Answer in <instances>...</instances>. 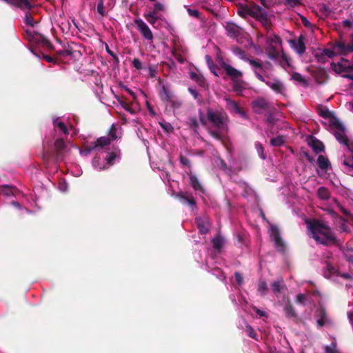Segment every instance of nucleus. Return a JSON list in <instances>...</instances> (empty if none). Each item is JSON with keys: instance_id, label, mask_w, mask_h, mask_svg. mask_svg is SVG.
<instances>
[{"instance_id": "obj_29", "label": "nucleus", "mask_w": 353, "mask_h": 353, "mask_svg": "<svg viewBox=\"0 0 353 353\" xmlns=\"http://www.w3.org/2000/svg\"><path fill=\"white\" fill-rule=\"evenodd\" d=\"M318 196L323 200H327L330 199V194L328 189L324 186H321L317 190Z\"/></svg>"}, {"instance_id": "obj_47", "label": "nucleus", "mask_w": 353, "mask_h": 353, "mask_svg": "<svg viewBox=\"0 0 353 353\" xmlns=\"http://www.w3.org/2000/svg\"><path fill=\"white\" fill-rule=\"evenodd\" d=\"M103 3H104L103 0H99L97 8V12L102 17L105 16V8H104Z\"/></svg>"}, {"instance_id": "obj_23", "label": "nucleus", "mask_w": 353, "mask_h": 353, "mask_svg": "<svg viewBox=\"0 0 353 353\" xmlns=\"http://www.w3.org/2000/svg\"><path fill=\"white\" fill-rule=\"evenodd\" d=\"M284 311L285 313V315L288 318L290 319H296L297 318V314L295 311V309L292 304L291 303L290 301H288L286 305L284 307Z\"/></svg>"}, {"instance_id": "obj_14", "label": "nucleus", "mask_w": 353, "mask_h": 353, "mask_svg": "<svg viewBox=\"0 0 353 353\" xmlns=\"http://www.w3.org/2000/svg\"><path fill=\"white\" fill-rule=\"evenodd\" d=\"M316 317L317 325L319 327H323L328 321L327 318V313L325 308L323 306H320L315 312Z\"/></svg>"}, {"instance_id": "obj_40", "label": "nucleus", "mask_w": 353, "mask_h": 353, "mask_svg": "<svg viewBox=\"0 0 353 353\" xmlns=\"http://www.w3.org/2000/svg\"><path fill=\"white\" fill-rule=\"evenodd\" d=\"M28 12H26L25 18H24V23L27 26H30L31 27H33L34 25V18L32 15V14L30 12V10H27Z\"/></svg>"}, {"instance_id": "obj_52", "label": "nucleus", "mask_w": 353, "mask_h": 353, "mask_svg": "<svg viewBox=\"0 0 353 353\" xmlns=\"http://www.w3.org/2000/svg\"><path fill=\"white\" fill-rule=\"evenodd\" d=\"M55 128H59V130L62 131L65 134H68V133H69L67 126L62 121H60V122L57 123V124H55Z\"/></svg>"}, {"instance_id": "obj_51", "label": "nucleus", "mask_w": 353, "mask_h": 353, "mask_svg": "<svg viewBox=\"0 0 353 353\" xmlns=\"http://www.w3.org/2000/svg\"><path fill=\"white\" fill-rule=\"evenodd\" d=\"M323 54L329 58H332L333 57L336 56V54L334 51V49H333V46H332V48H325L323 50Z\"/></svg>"}, {"instance_id": "obj_35", "label": "nucleus", "mask_w": 353, "mask_h": 353, "mask_svg": "<svg viewBox=\"0 0 353 353\" xmlns=\"http://www.w3.org/2000/svg\"><path fill=\"white\" fill-rule=\"evenodd\" d=\"M268 291V285L265 281L260 280L258 283V292L261 296H264Z\"/></svg>"}, {"instance_id": "obj_49", "label": "nucleus", "mask_w": 353, "mask_h": 353, "mask_svg": "<svg viewBox=\"0 0 353 353\" xmlns=\"http://www.w3.org/2000/svg\"><path fill=\"white\" fill-rule=\"evenodd\" d=\"M170 103L171 107L173 110L179 109L182 105V102L181 100L174 99V97L169 102Z\"/></svg>"}, {"instance_id": "obj_7", "label": "nucleus", "mask_w": 353, "mask_h": 353, "mask_svg": "<svg viewBox=\"0 0 353 353\" xmlns=\"http://www.w3.org/2000/svg\"><path fill=\"white\" fill-rule=\"evenodd\" d=\"M253 111L256 114H261L263 111H268L271 108L270 103L263 97H259L252 102Z\"/></svg>"}, {"instance_id": "obj_42", "label": "nucleus", "mask_w": 353, "mask_h": 353, "mask_svg": "<svg viewBox=\"0 0 353 353\" xmlns=\"http://www.w3.org/2000/svg\"><path fill=\"white\" fill-rule=\"evenodd\" d=\"M117 128L114 124H112L108 131V138L110 139V141H114L117 139Z\"/></svg>"}, {"instance_id": "obj_22", "label": "nucleus", "mask_w": 353, "mask_h": 353, "mask_svg": "<svg viewBox=\"0 0 353 353\" xmlns=\"http://www.w3.org/2000/svg\"><path fill=\"white\" fill-rule=\"evenodd\" d=\"M190 77L192 80L195 81L199 86L204 88H208L206 80L202 74L192 72L190 74Z\"/></svg>"}, {"instance_id": "obj_58", "label": "nucleus", "mask_w": 353, "mask_h": 353, "mask_svg": "<svg viewBox=\"0 0 353 353\" xmlns=\"http://www.w3.org/2000/svg\"><path fill=\"white\" fill-rule=\"evenodd\" d=\"M275 121L276 119L273 115V113L272 112V109L270 108V110H268V113L267 114L266 121L267 123L273 125L274 124Z\"/></svg>"}, {"instance_id": "obj_37", "label": "nucleus", "mask_w": 353, "mask_h": 353, "mask_svg": "<svg viewBox=\"0 0 353 353\" xmlns=\"http://www.w3.org/2000/svg\"><path fill=\"white\" fill-rule=\"evenodd\" d=\"M284 143V138L282 136H278L272 138L270 140V144L272 146L279 147Z\"/></svg>"}, {"instance_id": "obj_62", "label": "nucleus", "mask_w": 353, "mask_h": 353, "mask_svg": "<svg viewBox=\"0 0 353 353\" xmlns=\"http://www.w3.org/2000/svg\"><path fill=\"white\" fill-rule=\"evenodd\" d=\"M306 296L303 294H299L296 296V303L305 304Z\"/></svg>"}, {"instance_id": "obj_15", "label": "nucleus", "mask_w": 353, "mask_h": 353, "mask_svg": "<svg viewBox=\"0 0 353 353\" xmlns=\"http://www.w3.org/2000/svg\"><path fill=\"white\" fill-rule=\"evenodd\" d=\"M332 46L336 55H346L350 53L348 50V44H345L343 41H336L332 44Z\"/></svg>"}, {"instance_id": "obj_44", "label": "nucleus", "mask_w": 353, "mask_h": 353, "mask_svg": "<svg viewBox=\"0 0 353 353\" xmlns=\"http://www.w3.org/2000/svg\"><path fill=\"white\" fill-rule=\"evenodd\" d=\"M324 350L325 353H340L336 350V344L334 342L332 343L330 345L325 346Z\"/></svg>"}, {"instance_id": "obj_61", "label": "nucleus", "mask_w": 353, "mask_h": 353, "mask_svg": "<svg viewBox=\"0 0 353 353\" xmlns=\"http://www.w3.org/2000/svg\"><path fill=\"white\" fill-rule=\"evenodd\" d=\"M187 11L190 16L194 17L195 18H199L200 13L197 10L188 8Z\"/></svg>"}, {"instance_id": "obj_64", "label": "nucleus", "mask_w": 353, "mask_h": 353, "mask_svg": "<svg viewBox=\"0 0 353 353\" xmlns=\"http://www.w3.org/2000/svg\"><path fill=\"white\" fill-rule=\"evenodd\" d=\"M343 163L345 166L350 167L353 169V157L348 159H345Z\"/></svg>"}, {"instance_id": "obj_5", "label": "nucleus", "mask_w": 353, "mask_h": 353, "mask_svg": "<svg viewBox=\"0 0 353 353\" xmlns=\"http://www.w3.org/2000/svg\"><path fill=\"white\" fill-rule=\"evenodd\" d=\"M134 22L142 37L152 42L153 41V34L148 26L141 19H134Z\"/></svg>"}, {"instance_id": "obj_18", "label": "nucleus", "mask_w": 353, "mask_h": 353, "mask_svg": "<svg viewBox=\"0 0 353 353\" xmlns=\"http://www.w3.org/2000/svg\"><path fill=\"white\" fill-rule=\"evenodd\" d=\"M228 35L232 38H236L241 34L242 29L234 23H228L225 26Z\"/></svg>"}, {"instance_id": "obj_39", "label": "nucleus", "mask_w": 353, "mask_h": 353, "mask_svg": "<svg viewBox=\"0 0 353 353\" xmlns=\"http://www.w3.org/2000/svg\"><path fill=\"white\" fill-rule=\"evenodd\" d=\"M213 248L216 250H220L223 245V240L220 236H216L212 240Z\"/></svg>"}, {"instance_id": "obj_17", "label": "nucleus", "mask_w": 353, "mask_h": 353, "mask_svg": "<svg viewBox=\"0 0 353 353\" xmlns=\"http://www.w3.org/2000/svg\"><path fill=\"white\" fill-rule=\"evenodd\" d=\"M308 145L312 148L316 154L324 152L325 150V146L323 143L320 140L314 137H311L310 140L308 141Z\"/></svg>"}, {"instance_id": "obj_59", "label": "nucleus", "mask_w": 353, "mask_h": 353, "mask_svg": "<svg viewBox=\"0 0 353 353\" xmlns=\"http://www.w3.org/2000/svg\"><path fill=\"white\" fill-rule=\"evenodd\" d=\"M52 155V152H50V151H47V150H43V154H42V159L43 160L44 162H48L49 159L51 158Z\"/></svg>"}, {"instance_id": "obj_21", "label": "nucleus", "mask_w": 353, "mask_h": 353, "mask_svg": "<svg viewBox=\"0 0 353 353\" xmlns=\"http://www.w3.org/2000/svg\"><path fill=\"white\" fill-rule=\"evenodd\" d=\"M54 148L56 150V158L57 159H59L61 158L63 152L66 148V145L63 139L59 138L54 141Z\"/></svg>"}, {"instance_id": "obj_31", "label": "nucleus", "mask_w": 353, "mask_h": 353, "mask_svg": "<svg viewBox=\"0 0 353 353\" xmlns=\"http://www.w3.org/2000/svg\"><path fill=\"white\" fill-rule=\"evenodd\" d=\"M243 330L247 333L248 336H250V338L254 339L256 341H259V336L256 334V331L249 324L245 325V327L243 329Z\"/></svg>"}, {"instance_id": "obj_16", "label": "nucleus", "mask_w": 353, "mask_h": 353, "mask_svg": "<svg viewBox=\"0 0 353 353\" xmlns=\"http://www.w3.org/2000/svg\"><path fill=\"white\" fill-rule=\"evenodd\" d=\"M159 95L161 100L164 103H168V102L174 97L172 91L167 85H163L161 88L159 90Z\"/></svg>"}, {"instance_id": "obj_41", "label": "nucleus", "mask_w": 353, "mask_h": 353, "mask_svg": "<svg viewBox=\"0 0 353 353\" xmlns=\"http://www.w3.org/2000/svg\"><path fill=\"white\" fill-rule=\"evenodd\" d=\"M179 196L181 201L188 203L190 205H194L196 204L195 199L192 196H186L183 194H180Z\"/></svg>"}, {"instance_id": "obj_11", "label": "nucleus", "mask_w": 353, "mask_h": 353, "mask_svg": "<svg viewBox=\"0 0 353 353\" xmlns=\"http://www.w3.org/2000/svg\"><path fill=\"white\" fill-rule=\"evenodd\" d=\"M271 236L274 241L275 247L277 250L280 252H284L285 250V243L281 237L280 232L277 228L274 227L272 228Z\"/></svg>"}, {"instance_id": "obj_38", "label": "nucleus", "mask_w": 353, "mask_h": 353, "mask_svg": "<svg viewBox=\"0 0 353 353\" xmlns=\"http://www.w3.org/2000/svg\"><path fill=\"white\" fill-rule=\"evenodd\" d=\"M250 65L254 68V70H263V65L259 59H248Z\"/></svg>"}, {"instance_id": "obj_9", "label": "nucleus", "mask_w": 353, "mask_h": 353, "mask_svg": "<svg viewBox=\"0 0 353 353\" xmlns=\"http://www.w3.org/2000/svg\"><path fill=\"white\" fill-rule=\"evenodd\" d=\"M221 67L225 70L228 77H229L232 81L241 79L243 77V72L234 68L230 64L223 61L221 63Z\"/></svg>"}, {"instance_id": "obj_55", "label": "nucleus", "mask_w": 353, "mask_h": 353, "mask_svg": "<svg viewBox=\"0 0 353 353\" xmlns=\"http://www.w3.org/2000/svg\"><path fill=\"white\" fill-rule=\"evenodd\" d=\"M164 10V6L159 3V2H156L154 4V8H153V10L152 11V12H153V14H157L159 12V11H162Z\"/></svg>"}, {"instance_id": "obj_36", "label": "nucleus", "mask_w": 353, "mask_h": 353, "mask_svg": "<svg viewBox=\"0 0 353 353\" xmlns=\"http://www.w3.org/2000/svg\"><path fill=\"white\" fill-rule=\"evenodd\" d=\"M144 17L148 21V22L151 25H154L159 19V17L157 16V14H153V12H150L148 14H145Z\"/></svg>"}, {"instance_id": "obj_12", "label": "nucleus", "mask_w": 353, "mask_h": 353, "mask_svg": "<svg viewBox=\"0 0 353 353\" xmlns=\"http://www.w3.org/2000/svg\"><path fill=\"white\" fill-rule=\"evenodd\" d=\"M311 74L315 79L317 83L321 84L328 79V74L323 68H317L311 70Z\"/></svg>"}, {"instance_id": "obj_34", "label": "nucleus", "mask_w": 353, "mask_h": 353, "mask_svg": "<svg viewBox=\"0 0 353 353\" xmlns=\"http://www.w3.org/2000/svg\"><path fill=\"white\" fill-rule=\"evenodd\" d=\"M222 130H218L216 128L215 129H210L208 132L210 135L213 137L214 139L218 140V141H223V137L221 133V131Z\"/></svg>"}, {"instance_id": "obj_2", "label": "nucleus", "mask_w": 353, "mask_h": 353, "mask_svg": "<svg viewBox=\"0 0 353 353\" xmlns=\"http://www.w3.org/2000/svg\"><path fill=\"white\" fill-rule=\"evenodd\" d=\"M206 117L212 126L218 130H225L227 128L228 116L223 111H214L208 108Z\"/></svg>"}, {"instance_id": "obj_6", "label": "nucleus", "mask_w": 353, "mask_h": 353, "mask_svg": "<svg viewBox=\"0 0 353 353\" xmlns=\"http://www.w3.org/2000/svg\"><path fill=\"white\" fill-rule=\"evenodd\" d=\"M265 77L268 78V79L264 82L266 85H268L274 92L284 94L285 86L280 79L275 78L271 80L269 75H266Z\"/></svg>"}, {"instance_id": "obj_32", "label": "nucleus", "mask_w": 353, "mask_h": 353, "mask_svg": "<svg viewBox=\"0 0 353 353\" xmlns=\"http://www.w3.org/2000/svg\"><path fill=\"white\" fill-rule=\"evenodd\" d=\"M232 82V88L234 92H240L244 89L243 81L239 79Z\"/></svg>"}, {"instance_id": "obj_57", "label": "nucleus", "mask_w": 353, "mask_h": 353, "mask_svg": "<svg viewBox=\"0 0 353 353\" xmlns=\"http://www.w3.org/2000/svg\"><path fill=\"white\" fill-rule=\"evenodd\" d=\"M179 161H180L181 164L184 166H187V167L190 168L191 165L190 161L189 160L188 158H187L185 156L180 155Z\"/></svg>"}, {"instance_id": "obj_53", "label": "nucleus", "mask_w": 353, "mask_h": 353, "mask_svg": "<svg viewBox=\"0 0 353 353\" xmlns=\"http://www.w3.org/2000/svg\"><path fill=\"white\" fill-rule=\"evenodd\" d=\"M325 264H326V269L330 274H339L337 273L336 268L334 265H332L329 261H326Z\"/></svg>"}, {"instance_id": "obj_20", "label": "nucleus", "mask_w": 353, "mask_h": 353, "mask_svg": "<svg viewBox=\"0 0 353 353\" xmlns=\"http://www.w3.org/2000/svg\"><path fill=\"white\" fill-rule=\"evenodd\" d=\"M258 14L255 18L257 21H260L261 24L266 28H269L270 23L268 19V13L263 8H257Z\"/></svg>"}, {"instance_id": "obj_1", "label": "nucleus", "mask_w": 353, "mask_h": 353, "mask_svg": "<svg viewBox=\"0 0 353 353\" xmlns=\"http://www.w3.org/2000/svg\"><path fill=\"white\" fill-rule=\"evenodd\" d=\"M308 235L313 239L316 244L326 247H342V244L336 237L332 229L325 223L319 219L306 221Z\"/></svg>"}, {"instance_id": "obj_63", "label": "nucleus", "mask_w": 353, "mask_h": 353, "mask_svg": "<svg viewBox=\"0 0 353 353\" xmlns=\"http://www.w3.org/2000/svg\"><path fill=\"white\" fill-rule=\"evenodd\" d=\"M315 57H316L318 62L321 63H324L326 62V57L323 54V52H321L320 54H316L315 55Z\"/></svg>"}, {"instance_id": "obj_4", "label": "nucleus", "mask_w": 353, "mask_h": 353, "mask_svg": "<svg viewBox=\"0 0 353 353\" xmlns=\"http://www.w3.org/2000/svg\"><path fill=\"white\" fill-rule=\"evenodd\" d=\"M257 8H261V7L254 3L250 4L241 3L238 6L237 14L244 19L248 17H252L255 19L259 13Z\"/></svg>"}, {"instance_id": "obj_24", "label": "nucleus", "mask_w": 353, "mask_h": 353, "mask_svg": "<svg viewBox=\"0 0 353 353\" xmlns=\"http://www.w3.org/2000/svg\"><path fill=\"white\" fill-rule=\"evenodd\" d=\"M205 61H206V63H207V65L210 70V72L214 74L215 75L216 77H219V74L218 73V71L219 70V68L218 65H216L212 57L210 56V55H205Z\"/></svg>"}, {"instance_id": "obj_19", "label": "nucleus", "mask_w": 353, "mask_h": 353, "mask_svg": "<svg viewBox=\"0 0 353 353\" xmlns=\"http://www.w3.org/2000/svg\"><path fill=\"white\" fill-rule=\"evenodd\" d=\"M195 223L201 234H206L209 232L210 224L207 219L197 217L195 219Z\"/></svg>"}, {"instance_id": "obj_54", "label": "nucleus", "mask_w": 353, "mask_h": 353, "mask_svg": "<svg viewBox=\"0 0 353 353\" xmlns=\"http://www.w3.org/2000/svg\"><path fill=\"white\" fill-rule=\"evenodd\" d=\"M256 149L257 150V152L259 155V157L262 159H265L266 158L265 155L264 154V149L262 145L259 143H256Z\"/></svg>"}, {"instance_id": "obj_26", "label": "nucleus", "mask_w": 353, "mask_h": 353, "mask_svg": "<svg viewBox=\"0 0 353 353\" xmlns=\"http://www.w3.org/2000/svg\"><path fill=\"white\" fill-rule=\"evenodd\" d=\"M317 163L319 167L323 170H327L328 168L330 166L329 159L323 155L319 156L317 159Z\"/></svg>"}, {"instance_id": "obj_30", "label": "nucleus", "mask_w": 353, "mask_h": 353, "mask_svg": "<svg viewBox=\"0 0 353 353\" xmlns=\"http://www.w3.org/2000/svg\"><path fill=\"white\" fill-rule=\"evenodd\" d=\"M93 150H97L96 148V145H94L93 142L88 145H84L83 148L80 150V154L83 156H88L91 153Z\"/></svg>"}, {"instance_id": "obj_60", "label": "nucleus", "mask_w": 353, "mask_h": 353, "mask_svg": "<svg viewBox=\"0 0 353 353\" xmlns=\"http://www.w3.org/2000/svg\"><path fill=\"white\" fill-rule=\"evenodd\" d=\"M57 54L61 57H68L70 56L72 54V52L71 50L67 49V50H62L57 52Z\"/></svg>"}, {"instance_id": "obj_8", "label": "nucleus", "mask_w": 353, "mask_h": 353, "mask_svg": "<svg viewBox=\"0 0 353 353\" xmlns=\"http://www.w3.org/2000/svg\"><path fill=\"white\" fill-rule=\"evenodd\" d=\"M305 39L304 36L300 35L297 39H294L290 40L289 41L290 47L293 48L300 56L303 55L306 50V47L304 42Z\"/></svg>"}, {"instance_id": "obj_25", "label": "nucleus", "mask_w": 353, "mask_h": 353, "mask_svg": "<svg viewBox=\"0 0 353 353\" xmlns=\"http://www.w3.org/2000/svg\"><path fill=\"white\" fill-rule=\"evenodd\" d=\"M97 150L103 149L105 146L109 145L111 143L110 139L108 137H101L93 142Z\"/></svg>"}, {"instance_id": "obj_46", "label": "nucleus", "mask_w": 353, "mask_h": 353, "mask_svg": "<svg viewBox=\"0 0 353 353\" xmlns=\"http://www.w3.org/2000/svg\"><path fill=\"white\" fill-rule=\"evenodd\" d=\"M37 36L39 37V41L42 42L48 48L51 49L53 48L52 43L48 38L41 34H38Z\"/></svg>"}, {"instance_id": "obj_48", "label": "nucleus", "mask_w": 353, "mask_h": 353, "mask_svg": "<svg viewBox=\"0 0 353 353\" xmlns=\"http://www.w3.org/2000/svg\"><path fill=\"white\" fill-rule=\"evenodd\" d=\"M319 114L324 119H330L333 117V113L330 111L327 108L321 110Z\"/></svg>"}, {"instance_id": "obj_56", "label": "nucleus", "mask_w": 353, "mask_h": 353, "mask_svg": "<svg viewBox=\"0 0 353 353\" xmlns=\"http://www.w3.org/2000/svg\"><path fill=\"white\" fill-rule=\"evenodd\" d=\"M172 54L175 57V59L178 61L179 63H183L184 62V58L183 56L178 53L175 48L172 50Z\"/></svg>"}, {"instance_id": "obj_3", "label": "nucleus", "mask_w": 353, "mask_h": 353, "mask_svg": "<svg viewBox=\"0 0 353 353\" xmlns=\"http://www.w3.org/2000/svg\"><path fill=\"white\" fill-rule=\"evenodd\" d=\"M281 44V38L276 34L270 36L266 40L265 52L268 57L272 59L275 60L279 57V52L278 46Z\"/></svg>"}, {"instance_id": "obj_43", "label": "nucleus", "mask_w": 353, "mask_h": 353, "mask_svg": "<svg viewBox=\"0 0 353 353\" xmlns=\"http://www.w3.org/2000/svg\"><path fill=\"white\" fill-rule=\"evenodd\" d=\"M332 69L337 73H341L347 70V68L341 63H332Z\"/></svg>"}, {"instance_id": "obj_33", "label": "nucleus", "mask_w": 353, "mask_h": 353, "mask_svg": "<svg viewBox=\"0 0 353 353\" xmlns=\"http://www.w3.org/2000/svg\"><path fill=\"white\" fill-rule=\"evenodd\" d=\"M14 190H15L14 188L8 185H2L0 188L1 192L7 196L13 194Z\"/></svg>"}, {"instance_id": "obj_27", "label": "nucleus", "mask_w": 353, "mask_h": 353, "mask_svg": "<svg viewBox=\"0 0 353 353\" xmlns=\"http://www.w3.org/2000/svg\"><path fill=\"white\" fill-rule=\"evenodd\" d=\"M188 175L190 176V184L194 190L203 192L204 190L199 183L196 176L192 174H188Z\"/></svg>"}, {"instance_id": "obj_28", "label": "nucleus", "mask_w": 353, "mask_h": 353, "mask_svg": "<svg viewBox=\"0 0 353 353\" xmlns=\"http://www.w3.org/2000/svg\"><path fill=\"white\" fill-rule=\"evenodd\" d=\"M334 135L336 138V139L340 143H343L344 145L347 144V142L349 141L347 137L346 136L345 133V129L342 130H339L337 132H335L334 133Z\"/></svg>"}, {"instance_id": "obj_45", "label": "nucleus", "mask_w": 353, "mask_h": 353, "mask_svg": "<svg viewBox=\"0 0 353 353\" xmlns=\"http://www.w3.org/2000/svg\"><path fill=\"white\" fill-rule=\"evenodd\" d=\"M292 79L297 82L306 84V80L303 77V76L299 72H294L292 75Z\"/></svg>"}, {"instance_id": "obj_10", "label": "nucleus", "mask_w": 353, "mask_h": 353, "mask_svg": "<svg viewBox=\"0 0 353 353\" xmlns=\"http://www.w3.org/2000/svg\"><path fill=\"white\" fill-rule=\"evenodd\" d=\"M121 158V149L118 146H112L110 151L108 152L105 161L108 165L112 166L114 164L116 160H119Z\"/></svg>"}, {"instance_id": "obj_50", "label": "nucleus", "mask_w": 353, "mask_h": 353, "mask_svg": "<svg viewBox=\"0 0 353 353\" xmlns=\"http://www.w3.org/2000/svg\"><path fill=\"white\" fill-rule=\"evenodd\" d=\"M272 290L274 293H279L281 291V283L279 281H274L271 284Z\"/></svg>"}, {"instance_id": "obj_13", "label": "nucleus", "mask_w": 353, "mask_h": 353, "mask_svg": "<svg viewBox=\"0 0 353 353\" xmlns=\"http://www.w3.org/2000/svg\"><path fill=\"white\" fill-rule=\"evenodd\" d=\"M225 100L226 101V108L230 112L239 114L243 118L247 117L246 113L244 111V110L240 108L236 101L230 98H225Z\"/></svg>"}]
</instances>
